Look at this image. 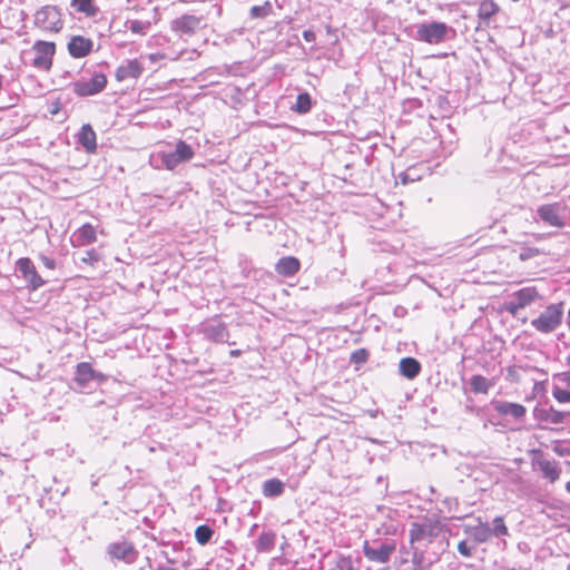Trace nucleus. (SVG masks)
<instances>
[{
    "label": "nucleus",
    "instance_id": "39",
    "mask_svg": "<svg viewBox=\"0 0 570 570\" xmlns=\"http://www.w3.org/2000/svg\"><path fill=\"white\" fill-rule=\"evenodd\" d=\"M505 309L512 314V315H517V313L520 311V309H523L522 306H519V302L515 299V298H512L511 301L507 302L505 303Z\"/></svg>",
    "mask_w": 570,
    "mask_h": 570
},
{
    "label": "nucleus",
    "instance_id": "1",
    "mask_svg": "<svg viewBox=\"0 0 570 570\" xmlns=\"http://www.w3.org/2000/svg\"><path fill=\"white\" fill-rule=\"evenodd\" d=\"M444 525L436 519L424 518L411 523L409 531L410 543L428 547L443 531Z\"/></svg>",
    "mask_w": 570,
    "mask_h": 570
},
{
    "label": "nucleus",
    "instance_id": "29",
    "mask_svg": "<svg viewBox=\"0 0 570 570\" xmlns=\"http://www.w3.org/2000/svg\"><path fill=\"white\" fill-rule=\"evenodd\" d=\"M76 374H77L76 380L80 384H86L94 377V370L89 363L83 362V363H80L77 365Z\"/></svg>",
    "mask_w": 570,
    "mask_h": 570
},
{
    "label": "nucleus",
    "instance_id": "33",
    "mask_svg": "<svg viewBox=\"0 0 570 570\" xmlns=\"http://www.w3.org/2000/svg\"><path fill=\"white\" fill-rule=\"evenodd\" d=\"M213 535V530L207 525L196 528L195 538L199 544H206Z\"/></svg>",
    "mask_w": 570,
    "mask_h": 570
},
{
    "label": "nucleus",
    "instance_id": "31",
    "mask_svg": "<svg viewBox=\"0 0 570 570\" xmlns=\"http://www.w3.org/2000/svg\"><path fill=\"white\" fill-rule=\"evenodd\" d=\"M473 537L478 542H485L492 537V530L488 523H482L474 528Z\"/></svg>",
    "mask_w": 570,
    "mask_h": 570
},
{
    "label": "nucleus",
    "instance_id": "34",
    "mask_svg": "<svg viewBox=\"0 0 570 570\" xmlns=\"http://www.w3.org/2000/svg\"><path fill=\"white\" fill-rule=\"evenodd\" d=\"M491 530H492V535H494V537H501V535L508 534V528L505 527L502 517H497L493 520V528H491Z\"/></svg>",
    "mask_w": 570,
    "mask_h": 570
},
{
    "label": "nucleus",
    "instance_id": "19",
    "mask_svg": "<svg viewBox=\"0 0 570 570\" xmlns=\"http://www.w3.org/2000/svg\"><path fill=\"white\" fill-rule=\"evenodd\" d=\"M519 302V306L525 308L540 298V294L535 287H524L514 292L511 296Z\"/></svg>",
    "mask_w": 570,
    "mask_h": 570
},
{
    "label": "nucleus",
    "instance_id": "38",
    "mask_svg": "<svg viewBox=\"0 0 570 570\" xmlns=\"http://www.w3.org/2000/svg\"><path fill=\"white\" fill-rule=\"evenodd\" d=\"M335 570H354L351 558L342 557L336 562Z\"/></svg>",
    "mask_w": 570,
    "mask_h": 570
},
{
    "label": "nucleus",
    "instance_id": "12",
    "mask_svg": "<svg viewBox=\"0 0 570 570\" xmlns=\"http://www.w3.org/2000/svg\"><path fill=\"white\" fill-rule=\"evenodd\" d=\"M395 551L394 543H383L379 548L371 547L367 542L364 543V556L370 560L379 563H386L390 561L391 556Z\"/></svg>",
    "mask_w": 570,
    "mask_h": 570
},
{
    "label": "nucleus",
    "instance_id": "2",
    "mask_svg": "<svg viewBox=\"0 0 570 570\" xmlns=\"http://www.w3.org/2000/svg\"><path fill=\"white\" fill-rule=\"evenodd\" d=\"M563 317V303L550 304L544 311L531 321V325L538 332L548 334L556 331Z\"/></svg>",
    "mask_w": 570,
    "mask_h": 570
},
{
    "label": "nucleus",
    "instance_id": "25",
    "mask_svg": "<svg viewBox=\"0 0 570 570\" xmlns=\"http://www.w3.org/2000/svg\"><path fill=\"white\" fill-rule=\"evenodd\" d=\"M499 11V6L493 0H482L478 10V17L482 21H489Z\"/></svg>",
    "mask_w": 570,
    "mask_h": 570
},
{
    "label": "nucleus",
    "instance_id": "8",
    "mask_svg": "<svg viewBox=\"0 0 570 570\" xmlns=\"http://www.w3.org/2000/svg\"><path fill=\"white\" fill-rule=\"evenodd\" d=\"M107 552L112 559L128 564L134 563L138 558V551L129 541L112 542L108 546Z\"/></svg>",
    "mask_w": 570,
    "mask_h": 570
},
{
    "label": "nucleus",
    "instance_id": "22",
    "mask_svg": "<svg viewBox=\"0 0 570 570\" xmlns=\"http://www.w3.org/2000/svg\"><path fill=\"white\" fill-rule=\"evenodd\" d=\"M79 246H86L96 242V228L90 224H83L75 234Z\"/></svg>",
    "mask_w": 570,
    "mask_h": 570
},
{
    "label": "nucleus",
    "instance_id": "6",
    "mask_svg": "<svg viewBox=\"0 0 570 570\" xmlns=\"http://www.w3.org/2000/svg\"><path fill=\"white\" fill-rule=\"evenodd\" d=\"M551 394L560 404L570 403V371L556 373L551 377Z\"/></svg>",
    "mask_w": 570,
    "mask_h": 570
},
{
    "label": "nucleus",
    "instance_id": "49",
    "mask_svg": "<svg viewBox=\"0 0 570 570\" xmlns=\"http://www.w3.org/2000/svg\"><path fill=\"white\" fill-rule=\"evenodd\" d=\"M239 352L238 351H232V355H238Z\"/></svg>",
    "mask_w": 570,
    "mask_h": 570
},
{
    "label": "nucleus",
    "instance_id": "23",
    "mask_svg": "<svg viewBox=\"0 0 570 570\" xmlns=\"http://www.w3.org/2000/svg\"><path fill=\"white\" fill-rule=\"evenodd\" d=\"M539 469L542 475L550 482H554L559 479L560 469L558 463L549 460H541L538 462Z\"/></svg>",
    "mask_w": 570,
    "mask_h": 570
},
{
    "label": "nucleus",
    "instance_id": "11",
    "mask_svg": "<svg viewBox=\"0 0 570 570\" xmlns=\"http://www.w3.org/2000/svg\"><path fill=\"white\" fill-rule=\"evenodd\" d=\"M17 268L31 289H38L45 284L43 278L38 274L30 258L23 257L18 259Z\"/></svg>",
    "mask_w": 570,
    "mask_h": 570
},
{
    "label": "nucleus",
    "instance_id": "45",
    "mask_svg": "<svg viewBox=\"0 0 570 570\" xmlns=\"http://www.w3.org/2000/svg\"><path fill=\"white\" fill-rule=\"evenodd\" d=\"M59 110V104H56L55 107L50 110L52 115H56Z\"/></svg>",
    "mask_w": 570,
    "mask_h": 570
},
{
    "label": "nucleus",
    "instance_id": "14",
    "mask_svg": "<svg viewBox=\"0 0 570 570\" xmlns=\"http://www.w3.org/2000/svg\"><path fill=\"white\" fill-rule=\"evenodd\" d=\"M200 24V18L185 14L171 22V29L183 35H193Z\"/></svg>",
    "mask_w": 570,
    "mask_h": 570
},
{
    "label": "nucleus",
    "instance_id": "27",
    "mask_svg": "<svg viewBox=\"0 0 570 570\" xmlns=\"http://www.w3.org/2000/svg\"><path fill=\"white\" fill-rule=\"evenodd\" d=\"M471 390L479 394H487L489 390L494 385L489 379L482 375H473L470 381Z\"/></svg>",
    "mask_w": 570,
    "mask_h": 570
},
{
    "label": "nucleus",
    "instance_id": "37",
    "mask_svg": "<svg viewBox=\"0 0 570 570\" xmlns=\"http://www.w3.org/2000/svg\"><path fill=\"white\" fill-rule=\"evenodd\" d=\"M368 358V352L365 348H358L351 355V361L355 364H363Z\"/></svg>",
    "mask_w": 570,
    "mask_h": 570
},
{
    "label": "nucleus",
    "instance_id": "41",
    "mask_svg": "<svg viewBox=\"0 0 570 570\" xmlns=\"http://www.w3.org/2000/svg\"><path fill=\"white\" fill-rule=\"evenodd\" d=\"M458 551L464 557H470L472 554L471 548L468 546L465 541L459 542Z\"/></svg>",
    "mask_w": 570,
    "mask_h": 570
},
{
    "label": "nucleus",
    "instance_id": "30",
    "mask_svg": "<svg viewBox=\"0 0 570 570\" xmlns=\"http://www.w3.org/2000/svg\"><path fill=\"white\" fill-rule=\"evenodd\" d=\"M312 108V99L311 96L307 92H302L296 98V104L293 107V110H295L298 114H306Z\"/></svg>",
    "mask_w": 570,
    "mask_h": 570
},
{
    "label": "nucleus",
    "instance_id": "47",
    "mask_svg": "<svg viewBox=\"0 0 570 570\" xmlns=\"http://www.w3.org/2000/svg\"><path fill=\"white\" fill-rule=\"evenodd\" d=\"M158 570H175V569L166 568V567H160V568H158Z\"/></svg>",
    "mask_w": 570,
    "mask_h": 570
},
{
    "label": "nucleus",
    "instance_id": "3",
    "mask_svg": "<svg viewBox=\"0 0 570 570\" xmlns=\"http://www.w3.org/2000/svg\"><path fill=\"white\" fill-rule=\"evenodd\" d=\"M56 52V45L51 41H36L31 48L33 55L31 65L39 70H49L52 66V57Z\"/></svg>",
    "mask_w": 570,
    "mask_h": 570
},
{
    "label": "nucleus",
    "instance_id": "17",
    "mask_svg": "<svg viewBox=\"0 0 570 570\" xmlns=\"http://www.w3.org/2000/svg\"><path fill=\"white\" fill-rule=\"evenodd\" d=\"M299 261L293 256H287L281 258L276 266L275 271L282 276H293L299 271Z\"/></svg>",
    "mask_w": 570,
    "mask_h": 570
},
{
    "label": "nucleus",
    "instance_id": "9",
    "mask_svg": "<svg viewBox=\"0 0 570 570\" xmlns=\"http://www.w3.org/2000/svg\"><path fill=\"white\" fill-rule=\"evenodd\" d=\"M534 419L548 425H561L570 417V412L559 411L553 406L535 407L533 411Z\"/></svg>",
    "mask_w": 570,
    "mask_h": 570
},
{
    "label": "nucleus",
    "instance_id": "16",
    "mask_svg": "<svg viewBox=\"0 0 570 570\" xmlns=\"http://www.w3.org/2000/svg\"><path fill=\"white\" fill-rule=\"evenodd\" d=\"M205 335L215 342H226L228 338V332L226 326L217 321L207 323L204 326Z\"/></svg>",
    "mask_w": 570,
    "mask_h": 570
},
{
    "label": "nucleus",
    "instance_id": "10",
    "mask_svg": "<svg viewBox=\"0 0 570 570\" xmlns=\"http://www.w3.org/2000/svg\"><path fill=\"white\" fill-rule=\"evenodd\" d=\"M107 78L102 73H95L89 80L77 81L73 90L78 96H92L105 89Z\"/></svg>",
    "mask_w": 570,
    "mask_h": 570
},
{
    "label": "nucleus",
    "instance_id": "42",
    "mask_svg": "<svg viewBox=\"0 0 570 570\" xmlns=\"http://www.w3.org/2000/svg\"><path fill=\"white\" fill-rule=\"evenodd\" d=\"M144 23L140 21H132L130 24V30L135 33H144Z\"/></svg>",
    "mask_w": 570,
    "mask_h": 570
},
{
    "label": "nucleus",
    "instance_id": "50",
    "mask_svg": "<svg viewBox=\"0 0 570 570\" xmlns=\"http://www.w3.org/2000/svg\"><path fill=\"white\" fill-rule=\"evenodd\" d=\"M2 2V0H0V3Z\"/></svg>",
    "mask_w": 570,
    "mask_h": 570
},
{
    "label": "nucleus",
    "instance_id": "44",
    "mask_svg": "<svg viewBox=\"0 0 570 570\" xmlns=\"http://www.w3.org/2000/svg\"><path fill=\"white\" fill-rule=\"evenodd\" d=\"M303 38L307 42H313L316 39L315 32L312 30H304Z\"/></svg>",
    "mask_w": 570,
    "mask_h": 570
},
{
    "label": "nucleus",
    "instance_id": "5",
    "mask_svg": "<svg viewBox=\"0 0 570 570\" xmlns=\"http://www.w3.org/2000/svg\"><path fill=\"white\" fill-rule=\"evenodd\" d=\"M449 27L444 22L433 21L430 23H422L417 27V39L431 45H436L446 38Z\"/></svg>",
    "mask_w": 570,
    "mask_h": 570
},
{
    "label": "nucleus",
    "instance_id": "18",
    "mask_svg": "<svg viewBox=\"0 0 570 570\" xmlns=\"http://www.w3.org/2000/svg\"><path fill=\"white\" fill-rule=\"evenodd\" d=\"M495 410L501 415L512 416L514 419H521L525 415L527 410L522 404L512 402H498Z\"/></svg>",
    "mask_w": 570,
    "mask_h": 570
},
{
    "label": "nucleus",
    "instance_id": "26",
    "mask_svg": "<svg viewBox=\"0 0 570 570\" xmlns=\"http://www.w3.org/2000/svg\"><path fill=\"white\" fill-rule=\"evenodd\" d=\"M284 492V484L278 479H271L263 484V494L268 498L279 497Z\"/></svg>",
    "mask_w": 570,
    "mask_h": 570
},
{
    "label": "nucleus",
    "instance_id": "13",
    "mask_svg": "<svg viewBox=\"0 0 570 570\" xmlns=\"http://www.w3.org/2000/svg\"><path fill=\"white\" fill-rule=\"evenodd\" d=\"M94 47V42L82 36H73L68 42V51L73 58H83L88 56Z\"/></svg>",
    "mask_w": 570,
    "mask_h": 570
},
{
    "label": "nucleus",
    "instance_id": "48",
    "mask_svg": "<svg viewBox=\"0 0 570 570\" xmlns=\"http://www.w3.org/2000/svg\"><path fill=\"white\" fill-rule=\"evenodd\" d=\"M566 489L568 492H570V481L566 484Z\"/></svg>",
    "mask_w": 570,
    "mask_h": 570
},
{
    "label": "nucleus",
    "instance_id": "46",
    "mask_svg": "<svg viewBox=\"0 0 570 570\" xmlns=\"http://www.w3.org/2000/svg\"><path fill=\"white\" fill-rule=\"evenodd\" d=\"M566 363H567L568 366H570V354L567 356Z\"/></svg>",
    "mask_w": 570,
    "mask_h": 570
},
{
    "label": "nucleus",
    "instance_id": "7",
    "mask_svg": "<svg viewBox=\"0 0 570 570\" xmlns=\"http://www.w3.org/2000/svg\"><path fill=\"white\" fill-rule=\"evenodd\" d=\"M566 210V206L561 203H553L542 205L538 208L537 214L541 220L552 227H562L564 225L563 222V213Z\"/></svg>",
    "mask_w": 570,
    "mask_h": 570
},
{
    "label": "nucleus",
    "instance_id": "43",
    "mask_svg": "<svg viewBox=\"0 0 570 570\" xmlns=\"http://www.w3.org/2000/svg\"><path fill=\"white\" fill-rule=\"evenodd\" d=\"M40 259H41L42 264H43L47 268H49V269H53V268L56 267V263H55V261H53V259H51V258H49V257H47V256H41V257H40Z\"/></svg>",
    "mask_w": 570,
    "mask_h": 570
},
{
    "label": "nucleus",
    "instance_id": "24",
    "mask_svg": "<svg viewBox=\"0 0 570 570\" xmlns=\"http://www.w3.org/2000/svg\"><path fill=\"white\" fill-rule=\"evenodd\" d=\"M71 7L87 17H95L99 11L94 0H71Z\"/></svg>",
    "mask_w": 570,
    "mask_h": 570
},
{
    "label": "nucleus",
    "instance_id": "28",
    "mask_svg": "<svg viewBox=\"0 0 570 570\" xmlns=\"http://www.w3.org/2000/svg\"><path fill=\"white\" fill-rule=\"evenodd\" d=\"M275 544V533L267 531L261 533L258 537L255 548L258 552H268L273 549Z\"/></svg>",
    "mask_w": 570,
    "mask_h": 570
},
{
    "label": "nucleus",
    "instance_id": "40",
    "mask_svg": "<svg viewBox=\"0 0 570 570\" xmlns=\"http://www.w3.org/2000/svg\"><path fill=\"white\" fill-rule=\"evenodd\" d=\"M98 259H99L98 254L94 249L88 250L85 254V256L81 257V262L86 263V264H94Z\"/></svg>",
    "mask_w": 570,
    "mask_h": 570
},
{
    "label": "nucleus",
    "instance_id": "35",
    "mask_svg": "<svg viewBox=\"0 0 570 570\" xmlns=\"http://www.w3.org/2000/svg\"><path fill=\"white\" fill-rule=\"evenodd\" d=\"M271 10H272V6L269 2H266L263 6H254L250 9V17L252 18H264L271 12Z\"/></svg>",
    "mask_w": 570,
    "mask_h": 570
},
{
    "label": "nucleus",
    "instance_id": "36",
    "mask_svg": "<svg viewBox=\"0 0 570 570\" xmlns=\"http://www.w3.org/2000/svg\"><path fill=\"white\" fill-rule=\"evenodd\" d=\"M163 159V164L165 165V167L167 169H174L178 164L183 163L178 157L177 155L175 154V151H171V153H166L163 155L161 157Z\"/></svg>",
    "mask_w": 570,
    "mask_h": 570
},
{
    "label": "nucleus",
    "instance_id": "15",
    "mask_svg": "<svg viewBox=\"0 0 570 570\" xmlns=\"http://www.w3.org/2000/svg\"><path fill=\"white\" fill-rule=\"evenodd\" d=\"M142 66L136 60H128L116 70V79L124 81L128 78L137 79L142 73Z\"/></svg>",
    "mask_w": 570,
    "mask_h": 570
},
{
    "label": "nucleus",
    "instance_id": "20",
    "mask_svg": "<svg viewBox=\"0 0 570 570\" xmlns=\"http://www.w3.org/2000/svg\"><path fill=\"white\" fill-rule=\"evenodd\" d=\"M79 144L88 151L94 153L96 150V134L90 125H83L78 135Z\"/></svg>",
    "mask_w": 570,
    "mask_h": 570
},
{
    "label": "nucleus",
    "instance_id": "4",
    "mask_svg": "<svg viewBox=\"0 0 570 570\" xmlns=\"http://www.w3.org/2000/svg\"><path fill=\"white\" fill-rule=\"evenodd\" d=\"M35 24L45 30L58 32L62 28L59 10L53 6H45L35 13Z\"/></svg>",
    "mask_w": 570,
    "mask_h": 570
},
{
    "label": "nucleus",
    "instance_id": "32",
    "mask_svg": "<svg viewBox=\"0 0 570 570\" xmlns=\"http://www.w3.org/2000/svg\"><path fill=\"white\" fill-rule=\"evenodd\" d=\"M174 151L181 161H187L194 156L193 148L183 140L177 142Z\"/></svg>",
    "mask_w": 570,
    "mask_h": 570
},
{
    "label": "nucleus",
    "instance_id": "21",
    "mask_svg": "<svg viewBox=\"0 0 570 570\" xmlns=\"http://www.w3.org/2000/svg\"><path fill=\"white\" fill-rule=\"evenodd\" d=\"M399 368L400 373L404 377L413 380L419 375L421 371V364L413 357H404L400 361Z\"/></svg>",
    "mask_w": 570,
    "mask_h": 570
}]
</instances>
